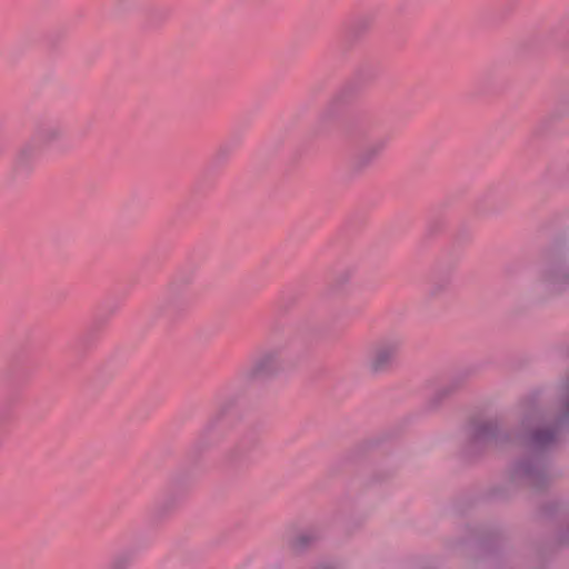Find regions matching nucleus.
<instances>
[{
    "instance_id": "f257e3e1",
    "label": "nucleus",
    "mask_w": 569,
    "mask_h": 569,
    "mask_svg": "<svg viewBox=\"0 0 569 569\" xmlns=\"http://www.w3.org/2000/svg\"><path fill=\"white\" fill-rule=\"evenodd\" d=\"M402 347V339L396 335L383 336L375 341L367 360L368 370L372 375L390 372L397 362Z\"/></svg>"
},
{
    "instance_id": "f8f14e48",
    "label": "nucleus",
    "mask_w": 569,
    "mask_h": 569,
    "mask_svg": "<svg viewBox=\"0 0 569 569\" xmlns=\"http://www.w3.org/2000/svg\"><path fill=\"white\" fill-rule=\"evenodd\" d=\"M562 402L563 410L561 417L559 418V421L561 422L569 420V377L562 386Z\"/></svg>"
},
{
    "instance_id": "0eeeda50",
    "label": "nucleus",
    "mask_w": 569,
    "mask_h": 569,
    "mask_svg": "<svg viewBox=\"0 0 569 569\" xmlns=\"http://www.w3.org/2000/svg\"><path fill=\"white\" fill-rule=\"evenodd\" d=\"M515 473L518 478L522 479L526 485L535 488L540 487L547 480L545 469L531 462L519 463L516 467Z\"/></svg>"
},
{
    "instance_id": "39448f33",
    "label": "nucleus",
    "mask_w": 569,
    "mask_h": 569,
    "mask_svg": "<svg viewBox=\"0 0 569 569\" xmlns=\"http://www.w3.org/2000/svg\"><path fill=\"white\" fill-rule=\"evenodd\" d=\"M388 139L386 137L372 138L357 154L353 166L357 170L369 167L385 150Z\"/></svg>"
},
{
    "instance_id": "6e6552de",
    "label": "nucleus",
    "mask_w": 569,
    "mask_h": 569,
    "mask_svg": "<svg viewBox=\"0 0 569 569\" xmlns=\"http://www.w3.org/2000/svg\"><path fill=\"white\" fill-rule=\"evenodd\" d=\"M352 94H353V90L351 87L346 86V87L341 88L332 97V99L329 101L327 107L321 112V116H320L321 119L323 121H327V120L335 119L336 117H338L339 113L341 112L342 108L350 102Z\"/></svg>"
},
{
    "instance_id": "f03ea898",
    "label": "nucleus",
    "mask_w": 569,
    "mask_h": 569,
    "mask_svg": "<svg viewBox=\"0 0 569 569\" xmlns=\"http://www.w3.org/2000/svg\"><path fill=\"white\" fill-rule=\"evenodd\" d=\"M538 281L547 293H559L569 288V261L550 258L539 270Z\"/></svg>"
},
{
    "instance_id": "dca6fc26",
    "label": "nucleus",
    "mask_w": 569,
    "mask_h": 569,
    "mask_svg": "<svg viewBox=\"0 0 569 569\" xmlns=\"http://www.w3.org/2000/svg\"><path fill=\"white\" fill-rule=\"evenodd\" d=\"M299 540H300L302 543H305V542H308V541H309V539H308L307 535H301V536L299 537Z\"/></svg>"
},
{
    "instance_id": "ddd939ff",
    "label": "nucleus",
    "mask_w": 569,
    "mask_h": 569,
    "mask_svg": "<svg viewBox=\"0 0 569 569\" xmlns=\"http://www.w3.org/2000/svg\"><path fill=\"white\" fill-rule=\"evenodd\" d=\"M369 20L368 19H365V18H361V19H358L356 22H355V26L353 28H362V29H368L369 27Z\"/></svg>"
},
{
    "instance_id": "2eb2a0df",
    "label": "nucleus",
    "mask_w": 569,
    "mask_h": 569,
    "mask_svg": "<svg viewBox=\"0 0 569 569\" xmlns=\"http://www.w3.org/2000/svg\"><path fill=\"white\" fill-rule=\"evenodd\" d=\"M316 569H336V568L331 565H321V566L317 567Z\"/></svg>"
},
{
    "instance_id": "f3484780",
    "label": "nucleus",
    "mask_w": 569,
    "mask_h": 569,
    "mask_svg": "<svg viewBox=\"0 0 569 569\" xmlns=\"http://www.w3.org/2000/svg\"><path fill=\"white\" fill-rule=\"evenodd\" d=\"M112 569H119V566L117 562L113 563Z\"/></svg>"
},
{
    "instance_id": "4468645a",
    "label": "nucleus",
    "mask_w": 569,
    "mask_h": 569,
    "mask_svg": "<svg viewBox=\"0 0 569 569\" xmlns=\"http://www.w3.org/2000/svg\"><path fill=\"white\" fill-rule=\"evenodd\" d=\"M117 1V4L121 8V9H126L132 4H134L138 0H116Z\"/></svg>"
},
{
    "instance_id": "9d476101",
    "label": "nucleus",
    "mask_w": 569,
    "mask_h": 569,
    "mask_svg": "<svg viewBox=\"0 0 569 569\" xmlns=\"http://www.w3.org/2000/svg\"><path fill=\"white\" fill-rule=\"evenodd\" d=\"M62 137V129L57 124H41L37 128L33 141L40 144H50L58 141Z\"/></svg>"
},
{
    "instance_id": "423d86ee",
    "label": "nucleus",
    "mask_w": 569,
    "mask_h": 569,
    "mask_svg": "<svg viewBox=\"0 0 569 569\" xmlns=\"http://www.w3.org/2000/svg\"><path fill=\"white\" fill-rule=\"evenodd\" d=\"M39 149L40 147L33 140L23 143L16 154V170L19 172H30L38 161Z\"/></svg>"
},
{
    "instance_id": "7ed1b4c3",
    "label": "nucleus",
    "mask_w": 569,
    "mask_h": 569,
    "mask_svg": "<svg viewBox=\"0 0 569 569\" xmlns=\"http://www.w3.org/2000/svg\"><path fill=\"white\" fill-rule=\"evenodd\" d=\"M286 368V359L280 349L262 351L246 371L247 379L258 380L272 377Z\"/></svg>"
},
{
    "instance_id": "20e7f679",
    "label": "nucleus",
    "mask_w": 569,
    "mask_h": 569,
    "mask_svg": "<svg viewBox=\"0 0 569 569\" xmlns=\"http://www.w3.org/2000/svg\"><path fill=\"white\" fill-rule=\"evenodd\" d=\"M499 442L500 436L496 421H481L472 426L469 440L470 450L496 446Z\"/></svg>"
},
{
    "instance_id": "9b49d317",
    "label": "nucleus",
    "mask_w": 569,
    "mask_h": 569,
    "mask_svg": "<svg viewBox=\"0 0 569 569\" xmlns=\"http://www.w3.org/2000/svg\"><path fill=\"white\" fill-rule=\"evenodd\" d=\"M167 303L169 308L176 309L187 303V299L178 292V286L172 282L168 287Z\"/></svg>"
},
{
    "instance_id": "1a4fd4ad",
    "label": "nucleus",
    "mask_w": 569,
    "mask_h": 569,
    "mask_svg": "<svg viewBox=\"0 0 569 569\" xmlns=\"http://www.w3.org/2000/svg\"><path fill=\"white\" fill-rule=\"evenodd\" d=\"M556 438L555 429L537 426L526 436V442L531 449L539 450L551 446Z\"/></svg>"
}]
</instances>
